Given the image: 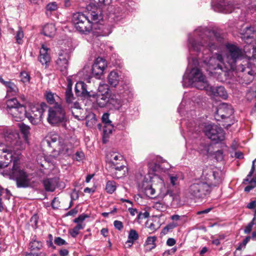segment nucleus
I'll list each match as a JSON object with an SVG mask.
<instances>
[{
	"mask_svg": "<svg viewBox=\"0 0 256 256\" xmlns=\"http://www.w3.org/2000/svg\"><path fill=\"white\" fill-rule=\"evenodd\" d=\"M210 144L208 142H202L198 148V152L204 155H207L209 153Z\"/></svg>",
	"mask_w": 256,
	"mask_h": 256,
	"instance_id": "473e14b6",
	"label": "nucleus"
},
{
	"mask_svg": "<svg viewBox=\"0 0 256 256\" xmlns=\"http://www.w3.org/2000/svg\"><path fill=\"white\" fill-rule=\"evenodd\" d=\"M148 174H152L160 168L159 164H156L154 162H151L148 164Z\"/></svg>",
	"mask_w": 256,
	"mask_h": 256,
	"instance_id": "c9c22d12",
	"label": "nucleus"
},
{
	"mask_svg": "<svg viewBox=\"0 0 256 256\" xmlns=\"http://www.w3.org/2000/svg\"><path fill=\"white\" fill-rule=\"evenodd\" d=\"M116 184L114 181H108L106 183V190L108 193L112 194L116 190Z\"/></svg>",
	"mask_w": 256,
	"mask_h": 256,
	"instance_id": "e433bc0d",
	"label": "nucleus"
},
{
	"mask_svg": "<svg viewBox=\"0 0 256 256\" xmlns=\"http://www.w3.org/2000/svg\"><path fill=\"white\" fill-rule=\"evenodd\" d=\"M110 114L108 113H104L102 118V122L104 124L102 142L104 144L108 142L109 136L112 134L114 126L112 121L109 119Z\"/></svg>",
	"mask_w": 256,
	"mask_h": 256,
	"instance_id": "f8f14e48",
	"label": "nucleus"
},
{
	"mask_svg": "<svg viewBox=\"0 0 256 256\" xmlns=\"http://www.w3.org/2000/svg\"><path fill=\"white\" fill-rule=\"evenodd\" d=\"M182 174L180 172H177L174 174H170L168 177L170 180V184L173 186L178 184L179 179L181 178Z\"/></svg>",
	"mask_w": 256,
	"mask_h": 256,
	"instance_id": "2f4dec72",
	"label": "nucleus"
},
{
	"mask_svg": "<svg viewBox=\"0 0 256 256\" xmlns=\"http://www.w3.org/2000/svg\"><path fill=\"white\" fill-rule=\"evenodd\" d=\"M212 243L216 246H218L220 244V240L219 238H215L212 240Z\"/></svg>",
	"mask_w": 256,
	"mask_h": 256,
	"instance_id": "774afa93",
	"label": "nucleus"
},
{
	"mask_svg": "<svg viewBox=\"0 0 256 256\" xmlns=\"http://www.w3.org/2000/svg\"><path fill=\"white\" fill-rule=\"evenodd\" d=\"M60 254L61 256H66L68 254V251L66 249H62L60 251Z\"/></svg>",
	"mask_w": 256,
	"mask_h": 256,
	"instance_id": "052dcab7",
	"label": "nucleus"
},
{
	"mask_svg": "<svg viewBox=\"0 0 256 256\" xmlns=\"http://www.w3.org/2000/svg\"><path fill=\"white\" fill-rule=\"evenodd\" d=\"M128 211L131 215L134 216L136 213L137 212V210L136 208H128Z\"/></svg>",
	"mask_w": 256,
	"mask_h": 256,
	"instance_id": "0e129e2a",
	"label": "nucleus"
},
{
	"mask_svg": "<svg viewBox=\"0 0 256 256\" xmlns=\"http://www.w3.org/2000/svg\"><path fill=\"white\" fill-rule=\"evenodd\" d=\"M178 226V224L177 222H173L168 224L165 228H164V231L165 232H168L170 230H172L174 228H176Z\"/></svg>",
	"mask_w": 256,
	"mask_h": 256,
	"instance_id": "37998d69",
	"label": "nucleus"
},
{
	"mask_svg": "<svg viewBox=\"0 0 256 256\" xmlns=\"http://www.w3.org/2000/svg\"><path fill=\"white\" fill-rule=\"evenodd\" d=\"M18 126L22 133L24 135V138L26 143L28 144V136L30 134V127L24 124H18Z\"/></svg>",
	"mask_w": 256,
	"mask_h": 256,
	"instance_id": "c756f323",
	"label": "nucleus"
},
{
	"mask_svg": "<svg viewBox=\"0 0 256 256\" xmlns=\"http://www.w3.org/2000/svg\"><path fill=\"white\" fill-rule=\"evenodd\" d=\"M109 86L106 84H100L97 92V106L103 108L108 103L112 104L116 108H118L122 106L121 101L119 100H114L110 98Z\"/></svg>",
	"mask_w": 256,
	"mask_h": 256,
	"instance_id": "423d86ee",
	"label": "nucleus"
},
{
	"mask_svg": "<svg viewBox=\"0 0 256 256\" xmlns=\"http://www.w3.org/2000/svg\"><path fill=\"white\" fill-rule=\"evenodd\" d=\"M212 210L211 208H206L204 210H201V211H198V212H197V214H207L208 212H209L210 210Z\"/></svg>",
	"mask_w": 256,
	"mask_h": 256,
	"instance_id": "e2e57ef3",
	"label": "nucleus"
},
{
	"mask_svg": "<svg viewBox=\"0 0 256 256\" xmlns=\"http://www.w3.org/2000/svg\"><path fill=\"white\" fill-rule=\"evenodd\" d=\"M56 31L55 26L52 24H46L42 28V34L48 37H52Z\"/></svg>",
	"mask_w": 256,
	"mask_h": 256,
	"instance_id": "bb28decb",
	"label": "nucleus"
},
{
	"mask_svg": "<svg viewBox=\"0 0 256 256\" xmlns=\"http://www.w3.org/2000/svg\"><path fill=\"white\" fill-rule=\"evenodd\" d=\"M86 84L82 82H79L76 84L74 90L77 96H84L87 98L91 97L90 92L86 90Z\"/></svg>",
	"mask_w": 256,
	"mask_h": 256,
	"instance_id": "4be33fe9",
	"label": "nucleus"
},
{
	"mask_svg": "<svg viewBox=\"0 0 256 256\" xmlns=\"http://www.w3.org/2000/svg\"><path fill=\"white\" fill-rule=\"evenodd\" d=\"M250 240V236L246 237V238L243 240V242L239 244L237 248V250H241L242 248H244L246 244L249 242Z\"/></svg>",
	"mask_w": 256,
	"mask_h": 256,
	"instance_id": "09e8293b",
	"label": "nucleus"
},
{
	"mask_svg": "<svg viewBox=\"0 0 256 256\" xmlns=\"http://www.w3.org/2000/svg\"><path fill=\"white\" fill-rule=\"evenodd\" d=\"M160 182L161 184V186L162 187L160 188V195L161 196H166L167 194H170V195L172 194V192H170L169 190H166V188L164 184V182L162 180L160 179Z\"/></svg>",
	"mask_w": 256,
	"mask_h": 256,
	"instance_id": "ea45409f",
	"label": "nucleus"
},
{
	"mask_svg": "<svg viewBox=\"0 0 256 256\" xmlns=\"http://www.w3.org/2000/svg\"><path fill=\"white\" fill-rule=\"evenodd\" d=\"M66 120L65 112L62 106L56 102L53 108L49 109L48 122L50 124L54 125L64 122Z\"/></svg>",
	"mask_w": 256,
	"mask_h": 256,
	"instance_id": "1a4fd4ad",
	"label": "nucleus"
},
{
	"mask_svg": "<svg viewBox=\"0 0 256 256\" xmlns=\"http://www.w3.org/2000/svg\"><path fill=\"white\" fill-rule=\"evenodd\" d=\"M123 96L125 98L127 99L128 100L132 98L133 96V92L131 89L128 88L126 90H124V94Z\"/></svg>",
	"mask_w": 256,
	"mask_h": 256,
	"instance_id": "c03bdc74",
	"label": "nucleus"
},
{
	"mask_svg": "<svg viewBox=\"0 0 256 256\" xmlns=\"http://www.w3.org/2000/svg\"><path fill=\"white\" fill-rule=\"evenodd\" d=\"M108 84L113 87H116L119 82V77L118 73L115 71L111 72L108 76Z\"/></svg>",
	"mask_w": 256,
	"mask_h": 256,
	"instance_id": "cd10ccee",
	"label": "nucleus"
},
{
	"mask_svg": "<svg viewBox=\"0 0 256 256\" xmlns=\"http://www.w3.org/2000/svg\"><path fill=\"white\" fill-rule=\"evenodd\" d=\"M255 220V218H254L246 226L244 230V232L246 234H248L250 233L251 232L252 227L254 225V221Z\"/></svg>",
	"mask_w": 256,
	"mask_h": 256,
	"instance_id": "a18cd8bd",
	"label": "nucleus"
},
{
	"mask_svg": "<svg viewBox=\"0 0 256 256\" xmlns=\"http://www.w3.org/2000/svg\"><path fill=\"white\" fill-rule=\"evenodd\" d=\"M46 97L47 102L50 104H54L55 102L58 103L57 101L60 98L56 94L51 92H46Z\"/></svg>",
	"mask_w": 256,
	"mask_h": 256,
	"instance_id": "72a5a7b5",
	"label": "nucleus"
},
{
	"mask_svg": "<svg viewBox=\"0 0 256 256\" xmlns=\"http://www.w3.org/2000/svg\"><path fill=\"white\" fill-rule=\"evenodd\" d=\"M204 131L208 138L216 143L223 140L224 138V130L222 128L217 125L212 124H206Z\"/></svg>",
	"mask_w": 256,
	"mask_h": 256,
	"instance_id": "9d476101",
	"label": "nucleus"
},
{
	"mask_svg": "<svg viewBox=\"0 0 256 256\" xmlns=\"http://www.w3.org/2000/svg\"><path fill=\"white\" fill-rule=\"evenodd\" d=\"M235 157L238 158H243V154L240 152H236Z\"/></svg>",
	"mask_w": 256,
	"mask_h": 256,
	"instance_id": "69168bd1",
	"label": "nucleus"
},
{
	"mask_svg": "<svg viewBox=\"0 0 256 256\" xmlns=\"http://www.w3.org/2000/svg\"><path fill=\"white\" fill-rule=\"evenodd\" d=\"M106 160L111 164L112 168L116 170L114 177L118 178L125 174L127 168L124 166L125 161L122 154L117 152H110L106 155Z\"/></svg>",
	"mask_w": 256,
	"mask_h": 256,
	"instance_id": "0eeeda50",
	"label": "nucleus"
},
{
	"mask_svg": "<svg viewBox=\"0 0 256 256\" xmlns=\"http://www.w3.org/2000/svg\"><path fill=\"white\" fill-rule=\"evenodd\" d=\"M92 68H91V70H92V72L93 74H94V65L95 64H96V58L95 56H94L93 58V60H92Z\"/></svg>",
	"mask_w": 256,
	"mask_h": 256,
	"instance_id": "bf43d9fd",
	"label": "nucleus"
},
{
	"mask_svg": "<svg viewBox=\"0 0 256 256\" xmlns=\"http://www.w3.org/2000/svg\"><path fill=\"white\" fill-rule=\"evenodd\" d=\"M69 55L66 52H60L56 60L58 68L64 75H66L67 69L68 65Z\"/></svg>",
	"mask_w": 256,
	"mask_h": 256,
	"instance_id": "f3484780",
	"label": "nucleus"
},
{
	"mask_svg": "<svg viewBox=\"0 0 256 256\" xmlns=\"http://www.w3.org/2000/svg\"><path fill=\"white\" fill-rule=\"evenodd\" d=\"M156 240V236H148L144 244L146 250L147 251H150L152 250L156 246L155 243Z\"/></svg>",
	"mask_w": 256,
	"mask_h": 256,
	"instance_id": "c85d7f7f",
	"label": "nucleus"
},
{
	"mask_svg": "<svg viewBox=\"0 0 256 256\" xmlns=\"http://www.w3.org/2000/svg\"><path fill=\"white\" fill-rule=\"evenodd\" d=\"M8 99L6 100V106L8 108V110H10L11 108H16L19 106H22V105H20L17 99L15 98H7Z\"/></svg>",
	"mask_w": 256,
	"mask_h": 256,
	"instance_id": "f704fd0d",
	"label": "nucleus"
},
{
	"mask_svg": "<svg viewBox=\"0 0 256 256\" xmlns=\"http://www.w3.org/2000/svg\"><path fill=\"white\" fill-rule=\"evenodd\" d=\"M8 112L10 114L16 121L18 122L22 120L24 118L26 117V112L25 108L19 106L16 108H12L8 110Z\"/></svg>",
	"mask_w": 256,
	"mask_h": 256,
	"instance_id": "412c9836",
	"label": "nucleus"
},
{
	"mask_svg": "<svg viewBox=\"0 0 256 256\" xmlns=\"http://www.w3.org/2000/svg\"><path fill=\"white\" fill-rule=\"evenodd\" d=\"M188 132H192L194 130L195 126L194 122H185Z\"/></svg>",
	"mask_w": 256,
	"mask_h": 256,
	"instance_id": "8fccbe9b",
	"label": "nucleus"
},
{
	"mask_svg": "<svg viewBox=\"0 0 256 256\" xmlns=\"http://www.w3.org/2000/svg\"><path fill=\"white\" fill-rule=\"evenodd\" d=\"M47 108L46 104L42 103L32 106L30 112L26 113V117L33 124H37L42 120L44 112Z\"/></svg>",
	"mask_w": 256,
	"mask_h": 256,
	"instance_id": "9b49d317",
	"label": "nucleus"
},
{
	"mask_svg": "<svg viewBox=\"0 0 256 256\" xmlns=\"http://www.w3.org/2000/svg\"><path fill=\"white\" fill-rule=\"evenodd\" d=\"M30 246L32 250H40L42 247V244L39 241L34 240L30 243Z\"/></svg>",
	"mask_w": 256,
	"mask_h": 256,
	"instance_id": "58836bf2",
	"label": "nucleus"
},
{
	"mask_svg": "<svg viewBox=\"0 0 256 256\" xmlns=\"http://www.w3.org/2000/svg\"><path fill=\"white\" fill-rule=\"evenodd\" d=\"M223 174L219 170L210 172L200 178L194 180L186 190L185 194L188 198L192 200L202 198L209 194L213 187L222 182Z\"/></svg>",
	"mask_w": 256,
	"mask_h": 256,
	"instance_id": "20e7f679",
	"label": "nucleus"
},
{
	"mask_svg": "<svg viewBox=\"0 0 256 256\" xmlns=\"http://www.w3.org/2000/svg\"><path fill=\"white\" fill-rule=\"evenodd\" d=\"M20 81L25 84H28L30 77L29 74L25 72H22L20 74Z\"/></svg>",
	"mask_w": 256,
	"mask_h": 256,
	"instance_id": "4c0bfd02",
	"label": "nucleus"
},
{
	"mask_svg": "<svg viewBox=\"0 0 256 256\" xmlns=\"http://www.w3.org/2000/svg\"><path fill=\"white\" fill-rule=\"evenodd\" d=\"M234 112V110L230 105L222 103L219 105L216 113L215 117L218 120L229 118Z\"/></svg>",
	"mask_w": 256,
	"mask_h": 256,
	"instance_id": "dca6fc26",
	"label": "nucleus"
},
{
	"mask_svg": "<svg viewBox=\"0 0 256 256\" xmlns=\"http://www.w3.org/2000/svg\"><path fill=\"white\" fill-rule=\"evenodd\" d=\"M100 21L103 22V16L101 12L98 16L97 14V37L107 36L112 32L110 26L105 22L101 23Z\"/></svg>",
	"mask_w": 256,
	"mask_h": 256,
	"instance_id": "a211bd4d",
	"label": "nucleus"
},
{
	"mask_svg": "<svg viewBox=\"0 0 256 256\" xmlns=\"http://www.w3.org/2000/svg\"><path fill=\"white\" fill-rule=\"evenodd\" d=\"M86 217L87 216L85 214H81L74 220L77 225L72 230L71 234L72 236H76L78 234L80 230L84 228V224H83V222Z\"/></svg>",
	"mask_w": 256,
	"mask_h": 256,
	"instance_id": "b1692460",
	"label": "nucleus"
},
{
	"mask_svg": "<svg viewBox=\"0 0 256 256\" xmlns=\"http://www.w3.org/2000/svg\"><path fill=\"white\" fill-rule=\"evenodd\" d=\"M108 67L106 60L102 57L97 58V78H101Z\"/></svg>",
	"mask_w": 256,
	"mask_h": 256,
	"instance_id": "393cba45",
	"label": "nucleus"
},
{
	"mask_svg": "<svg viewBox=\"0 0 256 256\" xmlns=\"http://www.w3.org/2000/svg\"><path fill=\"white\" fill-rule=\"evenodd\" d=\"M192 62L183 76L182 85L184 87L193 86L199 90H205L208 94L218 96L224 99L228 97L227 92L223 86H210L206 76Z\"/></svg>",
	"mask_w": 256,
	"mask_h": 256,
	"instance_id": "7ed1b4c3",
	"label": "nucleus"
},
{
	"mask_svg": "<svg viewBox=\"0 0 256 256\" xmlns=\"http://www.w3.org/2000/svg\"><path fill=\"white\" fill-rule=\"evenodd\" d=\"M176 243V240L173 238H169L166 241V244L170 246H174Z\"/></svg>",
	"mask_w": 256,
	"mask_h": 256,
	"instance_id": "6e6d98bb",
	"label": "nucleus"
},
{
	"mask_svg": "<svg viewBox=\"0 0 256 256\" xmlns=\"http://www.w3.org/2000/svg\"><path fill=\"white\" fill-rule=\"evenodd\" d=\"M138 238V232L134 230H130L128 236V240L126 243L128 244L129 247H130L134 243V242Z\"/></svg>",
	"mask_w": 256,
	"mask_h": 256,
	"instance_id": "7c9ffc66",
	"label": "nucleus"
},
{
	"mask_svg": "<svg viewBox=\"0 0 256 256\" xmlns=\"http://www.w3.org/2000/svg\"><path fill=\"white\" fill-rule=\"evenodd\" d=\"M256 207V200H252L247 204L246 208L249 209H254Z\"/></svg>",
	"mask_w": 256,
	"mask_h": 256,
	"instance_id": "4d7b16f0",
	"label": "nucleus"
},
{
	"mask_svg": "<svg viewBox=\"0 0 256 256\" xmlns=\"http://www.w3.org/2000/svg\"><path fill=\"white\" fill-rule=\"evenodd\" d=\"M185 108V105H184V100H182L178 108V112L180 113V114L182 116L184 114V110L183 109Z\"/></svg>",
	"mask_w": 256,
	"mask_h": 256,
	"instance_id": "864d4df0",
	"label": "nucleus"
},
{
	"mask_svg": "<svg viewBox=\"0 0 256 256\" xmlns=\"http://www.w3.org/2000/svg\"><path fill=\"white\" fill-rule=\"evenodd\" d=\"M212 6L214 11L224 13L232 12L234 9L233 5L224 0H212Z\"/></svg>",
	"mask_w": 256,
	"mask_h": 256,
	"instance_id": "2eb2a0df",
	"label": "nucleus"
},
{
	"mask_svg": "<svg viewBox=\"0 0 256 256\" xmlns=\"http://www.w3.org/2000/svg\"><path fill=\"white\" fill-rule=\"evenodd\" d=\"M114 224L115 228L119 230H120L123 228L124 226L122 222L120 221L116 220L114 221Z\"/></svg>",
	"mask_w": 256,
	"mask_h": 256,
	"instance_id": "603ef678",
	"label": "nucleus"
},
{
	"mask_svg": "<svg viewBox=\"0 0 256 256\" xmlns=\"http://www.w3.org/2000/svg\"><path fill=\"white\" fill-rule=\"evenodd\" d=\"M180 216L177 214L173 215L171 216V219L174 221H176L175 222L178 220H180Z\"/></svg>",
	"mask_w": 256,
	"mask_h": 256,
	"instance_id": "338daca9",
	"label": "nucleus"
},
{
	"mask_svg": "<svg viewBox=\"0 0 256 256\" xmlns=\"http://www.w3.org/2000/svg\"><path fill=\"white\" fill-rule=\"evenodd\" d=\"M244 4L248 6V9H249L251 12H252L253 11L256 10V6L255 4L253 5H250V4Z\"/></svg>",
	"mask_w": 256,
	"mask_h": 256,
	"instance_id": "13d9d810",
	"label": "nucleus"
},
{
	"mask_svg": "<svg viewBox=\"0 0 256 256\" xmlns=\"http://www.w3.org/2000/svg\"><path fill=\"white\" fill-rule=\"evenodd\" d=\"M88 12L87 16L81 12L74 14L72 22L76 29L82 33L90 32L92 26L96 22V6L90 2L86 7Z\"/></svg>",
	"mask_w": 256,
	"mask_h": 256,
	"instance_id": "39448f33",
	"label": "nucleus"
},
{
	"mask_svg": "<svg viewBox=\"0 0 256 256\" xmlns=\"http://www.w3.org/2000/svg\"><path fill=\"white\" fill-rule=\"evenodd\" d=\"M154 208L160 211H163L166 208L164 204L160 202L155 203L154 204Z\"/></svg>",
	"mask_w": 256,
	"mask_h": 256,
	"instance_id": "de8ad7c7",
	"label": "nucleus"
},
{
	"mask_svg": "<svg viewBox=\"0 0 256 256\" xmlns=\"http://www.w3.org/2000/svg\"><path fill=\"white\" fill-rule=\"evenodd\" d=\"M46 140L50 146H52L51 144H54V146H58V148L60 152H63L68 150V148L65 140L60 138L56 134H52L48 136Z\"/></svg>",
	"mask_w": 256,
	"mask_h": 256,
	"instance_id": "ddd939ff",
	"label": "nucleus"
},
{
	"mask_svg": "<svg viewBox=\"0 0 256 256\" xmlns=\"http://www.w3.org/2000/svg\"><path fill=\"white\" fill-rule=\"evenodd\" d=\"M4 138L7 144L0 143V168L6 167L12 160V168L8 174L10 178L15 179L18 188L32 186L34 182L32 176L20 168V153L18 151L26 148V143L22 141L18 132L15 130H6Z\"/></svg>",
	"mask_w": 256,
	"mask_h": 256,
	"instance_id": "f03ea898",
	"label": "nucleus"
},
{
	"mask_svg": "<svg viewBox=\"0 0 256 256\" xmlns=\"http://www.w3.org/2000/svg\"><path fill=\"white\" fill-rule=\"evenodd\" d=\"M58 8V4L56 2H53L48 3L46 6L47 11L52 12L56 10Z\"/></svg>",
	"mask_w": 256,
	"mask_h": 256,
	"instance_id": "79ce46f5",
	"label": "nucleus"
},
{
	"mask_svg": "<svg viewBox=\"0 0 256 256\" xmlns=\"http://www.w3.org/2000/svg\"><path fill=\"white\" fill-rule=\"evenodd\" d=\"M61 183L60 182V179L58 177L46 178L42 181L45 190L46 192H50L54 191L56 187L61 186Z\"/></svg>",
	"mask_w": 256,
	"mask_h": 256,
	"instance_id": "aec40b11",
	"label": "nucleus"
},
{
	"mask_svg": "<svg viewBox=\"0 0 256 256\" xmlns=\"http://www.w3.org/2000/svg\"><path fill=\"white\" fill-rule=\"evenodd\" d=\"M242 38L248 44L244 50L234 44L226 45L227 54L224 57L222 53H216L211 56L210 52L221 42L222 37L220 32L210 30L206 28L200 27L196 29L192 34L188 36V46L189 56L188 58V66L194 62V66L198 65V60H202L208 68L210 74L220 78L224 72L236 68V63L238 60L244 58L246 50L252 48V56L248 60V66L244 67L242 65L238 70L241 73L242 82L250 83L256 74V42L254 37L256 36V28L254 26L246 27L242 33Z\"/></svg>",
	"mask_w": 256,
	"mask_h": 256,
	"instance_id": "f257e3e1",
	"label": "nucleus"
},
{
	"mask_svg": "<svg viewBox=\"0 0 256 256\" xmlns=\"http://www.w3.org/2000/svg\"><path fill=\"white\" fill-rule=\"evenodd\" d=\"M54 243L58 246L65 245L66 242L60 237H57L54 240Z\"/></svg>",
	"mask_w": 256,
	"mask_h": 256,
	"instance_id": "3c124183",
	"label": "nucleus"
},
{
	"mask_svg": "<svg viewBox=\"0 0 256 256\" xmlns=\"http://www.w3.org/2000/svg\"><path fill=\"white\" fill-rule=\"evenodd\" d=\"M52 206L54 209H58L60 206V201L57 198H54L52 200Z\"/></svg>",
	"mask_w": 256,
	"mask_h": 256,
	"instance_id": "49530a36",
	"label": "nucleus"
},
{
	"mask_svg": "<svg viewBox=\"0 0 256 256\" xmlns=\"http://www.w3.org/2000/svg\"><path fill=\"white\" fill-rule=\"evenodd\" d=\"M0 82L6 88V98L17 96L19 93V89L17 86L12 80H4L0 76Z\"/></svg>",
	"mask_w": 256,
	"mask_h": 256,
	"instance_id": "6ab92c4d",
	"label": "nucleus"
},
{
	"mask_svg": "<svg viewBox=\"0 0 256 256\" xmlns=\"http://www.w3.org/2000/svg\"><path fill=\"white\" fill-rule=\"evenodd\" d=\"M152 177L150 176H144L142 182L139 184L138 188L140 190L144 192L146 196L152 198L156 194V190L152 185Z\"/></svg>",
	"mask_w": 256,
	"mask_h": 256,
	"instance_id": "4468645a",
	"label": "nucleus"
},
{
	"mask_svg": "<svg viewBox=\"0 0 256 256\" xmlns=\"http://www.w3.org/2000/svg\"><path fill=\"white\" fill-rule=\"evenodd\" d=\"M255 163H256V158L253 160L252 166L251 170H250V172H249L248 174V175L246 178L244 180V182H248L250 184V185L246 186L244 188V191L246 192H250L252 189H253L256 186V184L254 182L251 180H250V179H249V178L252 176V174L254 173V172L255 170V166H254Z\"/></svg>",
	"mask_w": 256,
	"mask_h": 256,
	"instance_id": "a878e982",
	"label": "nucleus"
},
{
	"mask_svg": "<svg viewBox=\"0 0 256 256\" xmlns=\"http://www.w3.org/2000/svg\"><path fill=\"white\" fill-rule=\"evenodd\" d=\"M68 84L66 90V100L67 106L71 111L72 116L76 119L80 120L82 114V108L80 103L76 100L72 92V82L70 78H68Z\"/></svg>",
	"mask_w": 256,
	"mask_h": 256,
	"instance_id": "6e6552de",
	"label": "nucleus"
},
{
	"mask_svg": "<svg viewBox=\"0 0 256 256\" xmlns=\"http://www.w3.org/2000/svg\"><path fill=\"white\" fill-rule=\"evenodd\" d=\"M101 234L104 237L108 236V230L106 228H102L100 231Z\"/></svg>",
	"mask_w": 256,
	"mask_h": 256,
	"instance_id": "680f3d73",
	"label": "nucleus"
},
{
	"mask_svg": "<svg viewBox=\"0 0 256 256\" xmlns=\"http://www.w3.org/2000/svg\"><path fill=\"white\" fill-rule=\"evenodd\" d=\"M24 37V34L22 32V30L21 29H19L16 34V42L18 44H22L23 42V38Z\"/></svg>",
	"mask_w": 256,
	"mask_h": 256,
	"instance_id": "a19ab883",
	"label": "nucleus"
},
{
	"mask_svg": "<svg viewBox=\"0 0 256 256\" xmlns=\"http://www.w3.org/2000/svg\"><path fill=\"white\" fill-rule=\"evenodd\" d=\"M50 48L46 45L42 44V48L40 50V56L38 57L39 61L42 64H46L50 62V57L48 52Z\"/></svg>",
	"mask_w": 256,
	"mask_h": 256,
	"instance_id": "5701e85b",
	"label": "nucleus"
},
{
	"mask_svg": "<svg viewBox=\"0 0 256 256\" xmlns=\"http://www.w3.org/2000/svg\"><path fill=\"white\" fill-rule=\"evenodd\" d=\"M149 216V213L146 212H140V214H138V219H143V218H147Z\"/></svg>",
	"mask_w": 256,
	"mask_h": 256,
	"instance_id": "5fc2aeb1",
	"label": "nucleus"
}]
</instances>
